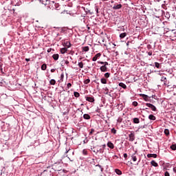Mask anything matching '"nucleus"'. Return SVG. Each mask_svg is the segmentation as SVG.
Listing matches in <instances>:
<instances>
[{"mask_svg":"<svg viewBox=\"0 0 176 176\" xmlns=\"http://www.w3.org/2000/svg\"><path fill=\"white\" fill-rule=\"evenodd\" d=\"M98 63L102 65L100 67L101 72H108V62L98 61Z\"/></svg>","mask_w":176,"mask_h":176,"instance_id":"1","label":"nucleus"},{"mask_svg":"<svg viewBox=\"0 0 176 176\" xmlns=\"http://www.w3.org/2000/svg\"><path fill=\"white\" fill-rule=\"evenodd\" d=\"M146 107H148V108H151V111H153L154 112H156L157 109H156V107L155 105L151 104V103H146Z\"/></svg>","mask_w":176,"mask_h":176,"instance_id":"2","label":"nucleus"},{"mask_svg":"<svg viewBox=\"0 0 176 176\" xmlns=\"http://www.w3.org/2000/svg\"><path fill=\"white\" fill-rule=\"evenodd\" d=\"M66 153H68L67 155V157H68V159L71 160V156H74V151L71 150V149H69L67 151H66Z\"/></svg>","mask_w":176,"mask_h":176,"instance_id":"3","label":"nucleus"},{"mask_svg":"<svg viewBox=\"0 0 176 176\" xmlns=\"http://www.w3.org/2000/svg\"><path fill=\"white\" fill-rule=\"evenodd\" d=\"M101 57V53L96 54L92 58V61H97Z\"/></svg>","mask_w":176,"mask_h":176,"instance_id":"4","label":"nucleus"},{"mask_svg":"<svg viewBox=\"0 0 176 176\" xmlns=\"http://www.w3.org/2000/svg\"><path fill=\"white\" fill-rule=\"evenodd\" d=\"M86 101H89V102H94L96 100H94V97L91 96H87L86 98Z\"/></svg>","mask_w":176,"mask_h":176,"instance_id":"5","label":"nucleus"},{"mask_svg":"<svg viewBox=\"0 0 176 176\" xmlns=\"http://www.w3.org/2000/svg\"><path fill=\"white\" fill-rule=\"evenodd\" d=\"M140 96L144 100V101H149V96L147 95L141 94Z\"/></svg>","mask_w":176,"mask_h":176,"instance_id":"6","label":"nucleus"},{"mask_svg":"<svg viewBox=\"0 0 176 176\" xmlns=\"http://www.w3.org/2000/svg\"><path fill=\"white\" fill-rule=\"evenodd\" d=\"M161 82H163L164 85L166 86L167 85V78L162 76L161 78Z\"/></svg>","mask_w":176,"mask_h":176,"instance_id":"7","label":"nucleus"},{"mask_svg":"<svg viewBox=\"0 0 176 176\" xmlns=\"http://www.w3.org/2000/svg\"><path fill=\"white\" fill-rule=\"evenodd\" d=\"M131 159L133 162H137V152L131 155Z\"/></svg>","mask_w":176,"mask_h":176,"instance_id":"8","label":"nucleus"},{"mask_svg":"<svg viewBox=\"0 0 176 176\" xmlns=\"http://www.w3.org/2000/svg\"><path fill=\"white\" fill-rule=\"evenodd\" d=\"M129 141H131V142L134 141V140L135 138V135H134V133L129 134Z\"/></svg>","mask_w":176,"mask_h":176,"instance_id":"9","label":"nucleus"},{"mask_svg":"<svg viewBox=\"0 0 176 176\" xmlns=\"http://www.w3.org/2000/svg\"><path fill=\"white\" fill-rule=\"evenodd\" d=\"M151 164V166H153V167H159V164L155 160H152Z\"/></svg>","mask_w":176,"mask_h":176,"instance_id":"10","label":"nucleus"},{"mask_svg":"<svg viewBox=\"0 0 176 176\" xmlns=\"http://www.w3.org/2000/svg\"><path fill=\"white\" fill-rule=\"evenodd\" d=\"M107 146L109 148H110V149H113V148H115V146L113 145V143L111 142H109L107 143Z\"/></svg>","mask_w":176,"mask_h":176,"instance_id":"11","label":"nucleus"},{"mask_svg":"<svg viewBox=\"0 0 176 176\" xmlns=\"http://www.w3.org/2000/svg\"><path fill=\"white\" fill-rule=\"evenodd\" d=\"M113 9H114V10H116L118 9H122V4H118L116 6H114L113 7Z\"/></svg>","mask_w":176,"mask_h":176,"instance_id":"12","label":"nucleus"},{"mask_svg":"<svg viewBox=\"0 0 176 176\" xmlns=\"http://www.w3.org/2000/svg\"><path fill=\"white\" fill-rule=\"evenodd\" d=\"M67 51H68V49L67 47L60 49V53L62 54H65V53H67Z\"/></svg>","mask_w":176,"mask_h":176,"instance_id":"13","label":"nucleus"},{"mask_svg":"<svg viewBox=\"0 0 176 176\" xmlns=\"http://www.w3.org/2000/svg\"><path fill=\"white\" fill-rule=\"evenodd\" d=\"M118 86H120V87H122V89H127V86L123 82H120Z\"/></svg>","mask_w":176,"mask_h":176,"instance_id":"14","label":"nucleus"},{"mask_svg":"<svg viewBox=\"0 0 176 176\" xmlns=\"http://www.w3.org/2000/svg\"><path fill=\"white\" fill-rule=\"evenodd\" d=\"M147 157H153L154 159H156V157H157V154H148Z\"/></svg>","mask_w":176,"mask_h":176,"instance_id":"15","label":"nucleus"},{"mask_svg":"<svg viewBox=\"0 0 176 176\" xmlns=\"http://www.w3.org/2000/svg\"><path fill=\"white\" fill-rule=\"evenodd\" d=\"M58 57H59L58 54H55L52 56V58H54L55 61H57V60H58Z\"/></svg>","mask_w":176,"mask_h":176,"instance_id":"16","label":"nucleus"},{"mask_svg":"<svg viewBox=\"0 0 176 176\" xmlns=\"http://www.w3.org/2000/svg\"><path fill=\"white\" fill-rule=\"evenodd\" d=\"M83 118L86 120H89V119H91L90 115H89V114H84Z\"/></svg>","mask_w":176,"mask_h":176,"instance_id":"17","label":"nucleus"},{"mask_svg":"<svg viewBox=\"0 0 176 176\" xmlns=\"http://www.w3.org/2000/svg\"><path fill=\"white\" fill-rule=\"evenodd\" d=\"M126 36H127V33L126 32L121 33L120 34V38H121V39H123V38H126Z\"/></svg>","mask_w":176,"mask_h":176,"instance_id":"18","label":"nucleus"},{"mask_svg":"<svg viewBox=\"0 0 176 176\" xmlns=\"http://www.w3.org/2000/svg\"><path fill=\"white\" fill-rule=\"evenodd\" d=\"M148 119H150V120H156V117L152 114L148 116Z\"/></svg>","mask_w":176,"mask_h":176,"instance_id":"19","label":"nucleus"},{"mask_svg":"<svg viewBox=\"0 0 176 176\" xmlns=\"http://www.w3.org/2000/svg\"><path fill=\"white\" fill-rule=\"evenodd\" d=\"M82 52H89V50H90V48L89 47V46H85V47H82Z\"/></svg>","mask_w":176,"mask_h":176,"instance_id":"20","label":"nucleus"},{"mask_svg":"<svg viewBox=\"0 0 176 176\" xmlns=\"http://www.w3.org/2000/svg\"><path fill=\"white\" fill-rule=\"evenodd\" d=\"M154 64H155V67L158 69L162 68V65H160V63L155 62Z\"/></svg>","mask_w":176,"mask_h":176,"instance_id":"21","label":"nucleus"},{"mask_svg":"<svg viewBox=\"0 0 176 176\" xmlns=\"http://www.w3.org/2000/svg\"><path fill=\"white\" fill-rule=\"evenodd\" d=\"M133 123L138 124V123H140V119L138 118H133Z\"/></svg>","mask_w":176,"mask_h":176,"instance_id":"22","label":"nucleus"},{"mask_svg":"<svg viewBox=\"0 0 176 176\" xmlns=\"http://www.w3.org/2000/svg\"><path fill=\"white\" fill-rule=\"evenodd\" d=\"M47 68V66L46 65V64H43L42 65H41V69H42V71H46V69Z\"/></svg>","mask_w":176,"mask_h":176,"instance_id":"23","label":"nucleus"},{"mask_svg":"<svg viewBox=\"0 0 176 176\" xmlns=\"http://www.w3.org/2000/svg\"><path fill=\"white\" fill-rule=\"evenodd\" d=\"M115 173H116L118 175H122V170H120V169H115Z\"/></svg>","mask_w":176,"mask_h":176,"instance_id":"24","label":"nucleus"},{"mask_svg":"<svg viewBox=\"0 0 176 176\" xmlns=\"http://www.w3.org/2000/svg\"><path fill=\"white\" fill-rule=\"evenodd\" d=\"M100 82L101 83H102V85H107V79L102 78L100 79Z\"/></svg>","mask_w":176,"mask_h":176,"instance_id":"25","label":"nucleus"},{"mask_svg":"<svg viewBox=\"0 0 176 176\" xmlns=\"http://www.w3.org/2000/svg\"><path fill=\"white\" fill-rule=\"evenodd\" d=\"M164 133L166 135H170V130H168V129H164Z\"/></svg>","mask_w":176,"mask_h":176,"instance_id":"26","label":"nucleus"},{"mask_svg":"<svg viewBox=\"0 0 176 176\" xmlns=\"http://www.w3.org/2000/svg\"><path fill=\"white\" fill-rule=\"evenodd\" d=\"M65 46H66V47H69L71 46V43L69 41H66L64 43Z\"/></svg>","mask_w":176,"mask_h":176,"instance_id":"27","label":"nucleus"},{"mask_svg":"<svg viewBox=\"0 0 176 176\" xmlns=\"http://www.w3.org/2000/svg\"><path fill=\"white\" fill-rule=\"evenodd\" d=\"M98 152H99V153H104V149H102V148L97 149L96 153H98Z\"/></svg>","mask_w":176,"mask_h":176,"instance_id":"28","label":"nucleus"},{"mask_svg":"<svg viewBox=\"0 0 176 176\" xmlns=\"http://www.w3.org/2000/svg\"><path fill=\"white\" fill-rule=\"evenodd\" d=\"M50 85H52L53 86H54V85H56V80L52 79V80L50 81Z\"/></svg>","mask_w":176,"mask_h":176,"instance_id":"29","label":"nucleus"},{"mask_svg":"<svg viewBox=\"0 0 176 176\" xmlns=\"http://www.w3.org/2000/svg\"><path fill=\"white\" fill-rule=\"evenodd\" d=\"M170 149H172V151H176V144H172L170 146Z\"/></svg>","mask_w":176,"mask_h":176,"instance_id":"30","label":"nucleus"},{"mask_svg":"<svg viewBox=\"0 0 176 176\" xmlns=\"http://www.w3.org/2000/svg\"><path fill=\"white\" fill-rule=\"evenodd\" d=\"M85 85H89L90 83V79L87 78L84 81Z\"/></svg>","mask_w":176,"mask_h":176,"instance_id":"31","label":"nucleus"},{"mask_svg":"<svg viewBox=\"0 0 176 176\" xmlns=\"http://www.w3.org/2000/svg\"><path fill=\"white\" fill-rule=\"evenodd\" d=\"M74 96L78 98V97L80 96V94L78 92H74Z\"/></svg>","mask_w":176,"mask_h":176,"instance_id":"32","label":"nucleus"},{"mask_svg":"<svg viewBox=\"0 0 176 176\" xmlns=\"http://www.w3.org/2000/svg\"><path fill=\"white\" fill-rule=\"evenodd\" d=\"M63 80H64V74L62 73L60 74V82H63Z\"/></svg>","mask_w":176,"mask_h":176,"instance_id":"33","label":"nucleus"},{"mask_svg":"<svg viewBox=\"0 0 176 176\" xmlns=\"http://www.w3.org/2000/svg\"><path fill=\"white\" fill-rule=\"evenodd\" d=\"M109 76H111V74L107 72L106 74H104V77H106L107 78H109Z\"/></svg>","mask_w":176,"mask_h":176,"instance_id":"34","label":"nucleus"},{"mask_svg":"<svg viewBox=\"0 0 176 176\" xmlns=\"http://www.w3.org/2000/svg\"><path fill=\"white\" fill-rule=\"evenodd\" d=\"M78 67H80V68H83V62L78 63Z\"/></svg>","mask_w":176,"mask_h":176,"instance_id":"35","label":"nucleus"},{"mask_svg":"<svg viewBox=\"0 0 176 176\" xmlns=\"http://www.w3.org/2000/svg\"><path fill=\"white\" fill-rule=\"evenodd\" d=\"M96 167H100V171H102V172H103V171H104V168H102V167L101 166V165L98 164V165H96Z\"/></svg>","mask_w":176,"mask_h":176,"instance_id":"36","label":"nucleus"},{"mask_svg":"<svg viewBox=\"0 0 176 176\" xmlns=\"http://www.w3.org/2000/svg\"><path fill=\"white\" fill-rule=\"evenodd\" d=\"M132 105H133V107H137L138 105V102H137L136 101L133 102Z\"/></svg>","mask_w":176,"mask_h":176,"instance_id":"37","label":"nucleus"},{"mask_svg":"<svg viewBox=\"0 0 176 176\" xmlns=\"http://www.w3.org/2000/svg\"><path fill=\"white\" fill-rule=\"evenodd\" d=\"M111 133L112 134H116V129L115 128L111 129Z\"/></svg>","mask_w":176,"mask_h":176,"instance_id":"38","label":"nucleus"},{"mask_svg":"<svg viewBox=\"0 0 176 176\" xmlns=\"http://www.w3.org/2000/svg\"><path fill=\"white\" fill-rule=\"evenodd\" d=\"M94 131H96L94 129H91V131L89 132V135H91L94 133Z\"/></svg>","mask_w":176,"mask_h":176,"instance_id":"39","label":"nucleus"},{"mask_svg":"<svg viewBox=\"0 0 176 176\" xmlns=\"http://www.w3.org/2000/svg\"><path fill=\"white\" fill-rule=\"evenodd\" d=\"M71 86H72V84H71V83H67V89H69V87H71Z\"/></svg>","mask_w":176,"mask_h":176,"instance_id":"40","label":"nucleus"},{"mask_svg":"<svg viewBox=\"0 0 176 176\" xmlns=\"http://www.w3.org/2000/svg\"><path fill=\"white\" fill-rule=\"evenodd\" d=\"M82 153H83V155H87V151L83 150V151H82Z\"/></svg>","mask_w":176,"mask_h":176,"instance_id":"41","label":"nucleus"},{"mask_svg":"<svg viewBox=\"0 0 176 176\" xmlns=\"http://www.w3.org/2000/svg\"><path fill=\"white\" fill-rule=\"evenodd\" d=\"M165 176H170V173L168 172H165V174H164Z\"/></svg>","mask_w":176,"mask_h":176,"instance_id":"42","label":"nucleus"},{"mask_svg":"<svg viewBox=\"0 0 176 176\" xmlns=\"http://www.w3.org/2000/svg\"><path fill=\"white\" fill-rule=\"evenodd\" d=\"M124 159H127V153L124 154Z\"/></svg>","mask_w":176,"mask_h":176,"instance_id":"43","label":"nucleus"},{"mask_svg":"<svg viewBox=\"0 0 176 176\" xmlns=\"http://www.w3.org/2000/svg\"><path fill=\"white\" fill-rule=\"evenodd\" d=\"M148 56H152V51L148 52Z\"/></svg>","mask_w":176,"mask_h":176,"instance_id":"44","label":"nucleus"},{"mask_svg":"<svg viewBox=\"0 0 176 176\" xmlns=\"http://www.w3.org/2000/svg\"><path fill=\"white\" fill-rule=\"evenodd\" d=\"M50 52H52V48H49V49L47 50V53H50Z\"/></svg>","mask_w":176,"mask_h":176,"instance_id":"45","label":"nucleus"},{"mask_svg":"<svg viewBox=\"0 0 176 176\" xmlns=\"http://www.w3.org/2000/svg\"><path fill=\"white\" fill-rule=\"evenodd\" d=\"M25 61H28H28H30V58H25Z\"/></svg>","mask_w":176,"mask_h":176,"instance_id":"46","label":"nucleus"},{"mask_svg":"<svg viewBox=\"0 0 176 176\" xmlns=\"http://www.w3.org/2000/svg\"><path fill=\"white\" fill-rule=\"evenodd\" d=\"M55 71H56V69H51V72H54Z\"/></svg>","mask_w":176,"mask_h":176,"instance_id":"47","label":"nucleus"},{"mask_svg":"<svg viewBox=\"0 0 176 176\" xmlns=\"http://www.w3.org/2000/svg\"><path fill=\"white\" fill-rule=\"evenodd\" d=\"M173 171H174V173H176V166L175 168H173Z\"/></svg>","mask_w":176,"mask_h":176,"instance_id":"48","label":"nucleus"},{"mask_svg":"<svg viewBox=\"0 0 176 176\" xmlns=\"http://www.w3.org/2000/svg\"><path fill=\"white\" fill-rule=\"evenodd\" d=\"M105 91H109V89H108V88H105Z\"/></svg>","mask_w":176,"mask_h":176,"instance_id":"49","label":"nucleus"},{"mask_svg":"<svg viewBox=\"0 0 176 176\" xmlns=\"http://www.w3.org/2000/svg\"><path fill=\"white\" fill-rule=\"evenodd\" d=\"M147 47L149 49L151 47V45H147Z\"/></svg>","mask_w":176,"mask_h":176,"instance_id":"50","label":"nucleus"},{"mask_svg":"<svg viewBox=\"0 0 176 176\" xmlns=\"http://www.w3.org/2000/svg\"><path fill=\"white\" fill-rule=\"evenodd\" d=\"M102 146H103V148H105V146H107V145L103 144Z\"/></svg>","mask_w":176,"mask_h":176,"instance_id":"51","label":"nucleus"},{"mask_svg":"<svg viewBox=\"0 0 176 176\" xmlns=\"http://www.w3.org/2000/svg\"><path fill=\"white\" fill-rule=\"evenodd\" d=\"M96 12L97 13H98V8H96Z\"/></svg>","mask_w":176,"mask_h":176,"instance_id":"52","label":"nucleus"},{"mask_svg":"<svg viewBox=\"0 0 176 176\" xmlns=\"http://www.w3.org/2000/svg\"><path fill=\"white\" fill-rule=\"evenodd\" d=\"M94 152H96V153H97V150H94Z\"/></svg>","mask_w":176,"mask_h":176,"instance_id":"53","label":"nucleus"},{"mask_svg":"<svg viewBox=\"0 0 176 176\" xmlns=\"http://www.w3.org/2000/svg\"><path fill=\"white\" fill-rule=\"evenodd\" d=\"M87 29H88V30H90V27H87Z\"/></svg>","mask_w":176,"mask_h":176,"instance_id":"54","label":"nucleus"},{"mask_svg":"<svg viewBox=\"0 0 176 176\" xmlns=\"http://www.w3.org/2000/svg\"><path fill=\"white\" fill-rule=\"evenodd\" d=\"M69 62H68V61H66V64H68Z\"/></svg>","mask_w":176,"mask_h":176,"instance_id":"55","label":"nucleus"},{"mask_svg":"<svg viewBox=\"0 0 176 176\" xmlns=\"http://www.w3.org/2000/svg\"><path fill=\"white\" fill-rule=\"evenodd\" d=\"M113 46H116V45L113 44Z\"/></svg>","mask_w":176,"mask_h":176,"instance_id":"56","label":"nucleus"}]
</instances>
